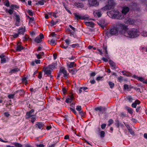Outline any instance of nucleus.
<instances>
[{"label":"nucleus","instance_id":"12","mask_svg":"<svg viewBox=\"0 0 147 147\" xmlns=\"http://www.w3.org/2000/svg\"><path fill=\"white\" fill-rule=\"evenodd\" d=\"M36 126L40 129H42L44 126V123L41 122H37L36 124Z\"/></svg>","mask_w":147,"mask_h":147},{"label":"nucleus","instance_id":"43","mask_svg":"<svg viewBox=\"0 0 147 147\" xmlns=\"http://www.w3.org/2000/svg\"><path fill=\"white\" fill-rule=\"evenodd\" d=\"M128 130L129 131V132L131 134L133 135L134 134V132L131 128H128Z\"/></svg>","mask_w":147,"mask_h":147},{"label":"nucleus","instance_id":"1","mask_svg":"<svg viewBox=\"0 0 147 147\" xmlns=\"http://www.w3.org/2000/svg\"><path fill=\"white\" fill-rule=\"evenodd\" d=\"M140 34V32L137 29H133L128 31H125L124 33V35L133 38L138 36Z\"/></svg>","mask_w":147,"mask_h":147},{"label":"nucleus","instance_id":"39","mask_svg":"<svg viewBox=\"0 0 147 147\" xmlns=\"http://www.w3.org/2000/svg\"><path fill=\"white\" fill-rule=\"evenodd\" d=\"M74 62L70 63V64L68 65L69 67L70 68L74 67Z\"/></svg>","mask_w":147,"mask_h":147},{"label":"nucleus","instance_id":"35","mask_svg":"<svg viewBox=\"0 0 147 147\" xmlns=\"http://www.w3.org/2000/svg\"><path fill=\"white\" fill-rule=\"evenodd\" d=\"M23 40L26 41L28 40L29 38L28 36L27 35H26L24 37H23Z\"/></svg>","mask_w":147,"mask_h":147},{"label":"nucleus","instance_id":"10","mask_svg":"<svg viewBox=\"0 0 147 147\" xmlns=\"http://www.w3.org/2000/svg\"><path fill=\"white\" fill-rule=\"evenodd\" d=\"M18 30V33L19 34L24 35V32H25V27H21L19 28Z\"/></svg>","mask_w":147,"mask_h":147},{"label":"nucleus","instance_id":"3","mask_svg":"<svg viewBox=\"0 0 147 147\" xmlns=\"http://www.w3.org/2000/svg\"><path fill=\"white\" fill-rule=\"evenodd\" d=\"M119 12L117 10H112L109 12L111 14V16L114 18L120 19L122 18L121 15L119 14Z\"/></svg>","mask_w":147,"mask_h":147},{"label":"nucleus","instance_id":"2","mask_svg":"<svg viewBox=\"0 0 147 147\" xmlns=\"http://www.w3.org/2000/svg\"><path fill=\"white\" fill-rule=\"evenodd\" d=\"M115 6V4L113 0H108V4L102 8V9L105 11L113 9Z\"/></svg>","mask_w":147,"mask_h":147},{"label":"nucleus","instance_id":"49","mask_svg":"<svg viewBox=\"0 0 147 147\" xmlns=\"http://www.w3.org/2000/svg\"><path fill=\"white\" fill-rule=\"evenodd\" d=\"M13 12V9H9L8 11V12L10 15L12 14Z\"/></svg>","mask_w":147,"mask_h":147},{"label":"nucleus","instance_id":"61","mask_svg":"<svg viewBox=\"0 0 147 147\" xmlns=\"http://www.w3.org/2000/svg\"><path fill=\"white\" fill-rule=\"evenodd\" d=\"M69 27L74 32H75L76 30V28L73 27L71 25H69Z\"/></svg>","mask_w":147,"mask_h":147},{"label":"nucleus","instance_id":"27","mask_svg":"<svg viewBox=\"0 0 147 147\" xmlns=\"http://www.w3.org/2000/svg\"><path fill=\"white\" fill-rule=\"evenodd\" d=\"M16 94L15 93V92H13V94H10L7 96V97L9 99H13L14 97V96Z\"/></svg>","mask_w":147,"mask_h":147},{"label":"nucleus","instance_id":"47","mask_svg":"<svg viewBox=\"0 0 147 147\" xmlns=\"http://www.w3.org/2000/svg\"><path fill=\"white\" fill-rule=\"evenodd\" d=\"M123 88L124 89H129V86L128 85L126 84H124L123 85Z\"/></svg>","mask_w":147,"mask_h":147},{"label":"nucleus","instance_id":"51","mask_svg":"<svg viewBox=\"0 0 147 147\" xmlns=\"http://www.w3.org/2000/svg\"><path fill=\"white\" fill-rule=\"evenodd\" d=\"M28 13L29 15L30 16H33V13H32V10H28Z\"/></svg>","mask_w":147,"mask_h":147},{"label":"nucleus","instance_id":"53","mask_svg":"<svg viewBox=\"0 0 147 147\" xmlns=\"http://www.w3.org/2000/svg\"><path fill=\"white\" fill-rule=\"evenodd\" d=\"M65 41L67 45L69 44L70 41L68 39H66L65 40Z\"/></svg>","mask_w":147,"mask_h":147},{"label":"nucleus","instance_id":"28","mask_svg":"<svg viewBox=\"0 0 147 147\" xmlns=\"http://www.w3.org/2000/svg\"><path fill=\"white\" fill-rule=\"evenodd\" d=\"M127 23H128L129 24H132L134 23L133 20L131 18H129L126 22Z\"/></svg>","mask_w":147,"mask_h":147},{"label":"nucleus","instance_id":"64","mask_svg":"<svg viewBox=\"0 0 147 147\" xmlns=\"http://www.w3.org/2000/svg\"><path fill=\"white\" fill-rule=\"evenodd\" d=\"M37 147H44V145L42 144H40L36 145Z\"/></svg>","mask_w":147,"mask_h":147},{"label":"nucleus","instance_id":"30","mask_svg":"<svg viewBox=\"0 0 147 147\" xmlns=\"http://www.w3.org/2000/svg\"><path fill=\"white\" fill-rule=\"evenodd\" d=\"M14 16L16 18V21H20V16L18 15L15 14Z\"/></svg>","mask_w":147,"mask_h":147},{"label":"nucleus","instance_id":"31","mask_svg":"<svg viewBox=\"0 0 147 147\" xmlns=\"http://www.w3.org/2000/svg\"><path fill=\"white\" fill-rule=\"evenodd\" d=\"M114 122L113 121L112 119H110L108 121V126H109Z\"/></svg>","mask_w":147,"mask_h":147},{"label":"nucleus","instance_id":"21","mask_svg":"<svg viewBox=\"0 0 147 147\" xmlns=\"http://www.w3.org/2000/svg\"><path fill=\"white\" fill-rule=\"evenodd\" d=\"M24 49L23 47L20 44H19L18 43L17 45L16 50L17 51H20Z\"/></svg>","mask_w":147,"mask_h":147},{"label":"nucleus","instance_id":"42","mask_svg":"<svg viewBox=\"0 0 147 147\" xmlns=\"http://www.w3.org/2000/svg\"><path fill=\"white\" fill-rule=\"evenodd\" d=\"M105 132L103 131H101L100 133V136L101 137L103 138L105 136Z\"/></svg>","mask_w":147,"mask_h":147},{"label":"nucleus","instance_id":"6","mask_svg":"<svg viewBox=\"0 0 147 147\" xmlns=\"http://www.w3.org/2000/svg\"><path fill=\"white\" fill-rule=\"evenodd\" d=\"M51 66L52 65H50L48 67L43 68V69L45 72V75L47 74L48 76H51L50 75L51 72V68H52V67H51Z\"/></svg>","mask_w":147,"mask_h":147},{"label":"nucleus","instance_id":"25","mask_svg":"<svg viewBox=\"0 0 147 147\" xmlns=\"http://www.w3.org/2000/svg\"><path fill=\"white\" fill-rule=\"evenodd\" d=\"M95 13L98 18H99L101 16L102 14L101 13V11L99 10H97L95 11Z\"/></svg>","mask_w":147,"mask_h":147},{"label":"nucleus","instance_id":"19","mask_svg":"<svg viewBox=\"0 0 147 147\" xmlns=\"http://www.w3.org/2000/svg\"><path fill=\"white\" fill-rule=\"evenodd\" d=\"M61 73H63L64 74L63 76L66 77L67 76V71L64 68H61L60 70Z\"/></svg>","mask_w":147,"mask_h":147},{"label":"nucleus","instance_id":"23","mask_svg":"<svg viewBox=\"0 0 147 147\" xmlns=\"http://www.w3.org/2000/svg\"><path fill=\"white\" fill-rule=\"evenodd\" d=\"M105 108H103V107L100 106L98 107H96L95 108V110L96 111H103L105 110Z\"/></svg>","mask_w":147,"mask_h":147},{"label":"nucleus","instance_id":"38","mask_svg":"<svg viewBox=\"0 0 147 147\" xmlns=\"http://www.w3.org/2000/svg\"><path fill=\"white\" fill-rule=\"evenodd\" d=\"M50 44L51 45H53L55 44H56L55 40L53 39H52L50 41Z\"/></svg>","mask_w":147,"mask_h":147},{"label":"nucleus","instance_id":"59","mask_svg":"<svg viewBox=\"0 0 147 147\" xmlns=\"http://www.w3.org/2000/svg\"><path fill=\"white\" fill-rule=\"evenodd\" d=\"M24 147H32L30 144H27L24 145Z\"/></svg>","mask_w":147,"mask_h":147},{"label":"nucleus","instance_id":"24","mask_svg":"<svg viewBox=\"0 0 147 147\" xmlns=\"http://www.w3.org/2000/svg\"><path fill=\"white\" fill-rule=\"evenodd\" d=\"M125 108L127 109L128 112L131 115L133 114V109H132L127 106Z\"/></svg>","mask_w":147,"mask_h":147},{"label":"nucleus","instance_id":"14","mask_svg":"<svg viewBox=\"0 0 147 147\" xmlns=\"http://www.w3.org/2000/svg\"><path fill=\"white\" fill-rule=\"evenodd\" d=\"M74 98V96L73 95L71 94L68 96L65 102L68 103L69 102H71L73 100Z\"/></svg>","mask_w":147,"mask_h":147},{"label":"nucleus","instance_id":"13","mask_svg":"<svg viewBox=\"0 0 147 147\" xmlns=\"http://www.w3.org/2000/svg\"><path fill=\"white\" fill-rule=\"evenodd\" d=\"M109 64L112 69H115L117 68V67L115 63L113 61L111 60H109Z\"/></svg>","mask_w":147,"mask_h":147},{"label":"nucleus","instance_id":"17","mask_svg":"<svg viewBox=\"0 0 147 147\" xmlns=\"http://www.w3.org/2000/svg\"><path fill=\"white\" fill-rule=\"evenodd\" d=\"M17 93H18L20 96L23 95L25 94V92L24 90L22 89L17 90L15 92V93L16 94Z\"/></svg>","mask_w":147,"mask_h":147},{"label":"nucleus","instance_id":"40","mask_svg":"<svg viewBox=\"0 0 147 147\" xmlns=\"http://www.w3.org/2000/svg\"><path fill=\"white\" fill-rule=\"evenodd\" d=\"M19 71V69L18 68H16L13 69H12L11 70V71L12 73H14V72L17 71Z\"/></svg>","mask_w":147,"mask_h":147},{"label":"nucleus","instance_id":"20","mask_svg":"<svg viewBox=\"0 0 147 147\" xmlns=\"http://www.w3.org/2000/svg\"><path fill=\"white\" fill-rule=\"evenodd\" d=\"M117 79L118 81L120 82H121L123 81H126V80L124 79V77L122 76H120L117 78Z\"/></svg>","mask_w":147,"mask_h":147},{"label":"nucleus","instance_id":"54","mask_svg":"<svg viewBox=\"0 0 147 147\" xmlns=\"http://www.w3.org/2000/svg\"><path fill=\"white\" fill-rule=\"evenodd\" d=\"M60 46V47L64 49H66L68 47V46H65L63 44L61 45Z\"/></svg>","mask_w":147,"mask_h":147},{"label":"nucleus","instance_id":"48","mask_svg":"<svg viewBox=\"0 0 147 147\" xmlns=\"http://www.w3.org/2000/svg\"><path fill=\"white\" fill-rule=\"evenodd\" d=\"M71 72L72 73V74H74L77 71L75 69H73L71 70Z\"/></svg>","mask_w":147,"mask_h":147},{"label":"nucleus","instance_id":"56","mask_svg":"<svg viewBox=\"0 0 147 147\" xmlns=\"http://www.w3.org/2000/svg\"><path fill=\"white\" fill-rule=\"evenodd\" d=\"M106 124L105 123H103L101 125V127L102 129H104L106 126Z\"/></svg>","mask_w":147,"mask_h":147},{"label":"nucleus","instance_id":"22","mask_svg":"<svg viewBox=\"0 0 147 147\" xmlns=\"http://www.w3.org/2000/svg\"><path fill=\"white\" fill-rule=\"evenodd\" d=\"M85 24L86 26L92 27L94 26V24L93 22H85Z\"/></svg>","mask_w":147,"mask_h":147},{"label":"nucleus","instance_id":"5","mask_svg":"<svg viewBox=\"0 0 147 147\" xmlns=\"http://www.w3.org/2000/svg\"><path fill=\"white\" fill-rule=\"evenodd\" d=\"M74 15L75 18L77 20H88L89 18V17L88 15L81 16L76 13H74Z\"/></svg>","mask_w":147,"mask_h":147},{"label":"nucleus","instance_id":"44","mask_svg":"<svg viewBox=\"0 0 147 147\" xmlns=\"http://www.w3.org/2000/svg\"><path fill=\"white\" fill-rule=\"evenodd\" d=\"M44 4V2L43 1H39L38 2L36 3V4L37 5H43Z\"/></svg>","mask_w":147,"mask_h":147},{"label":"nucleus","instance_id":"55","mask_svg":"<svg viewBox=\"0 0 147 147\" xmlns=\"http://www.w3.org/2000/svg\"><path fill=\"white\" fill-rule=\"evenodd\" d=\"M6 59L5 58H2L1 59V63H5L6 62Z\"/></svg>","mask_w":147,"mask_h":147},{"label":"nucleus","instance_id":"52","mask_svg":"<svg viewBox=\"0 0 147 147\" xmlns=\"http://www.w3.org/2000/svg\"><path fill=\"white\" fill-rule=\"evenodd\" d=\"M70 109L71 111H72L73 113H74L75 115H76L77 114L76 112L74 109L72 108H70Z\"/></svg>","mask_w":147,"mask_h":147},{"label":"nucleus","instance_id":"32","mask_svg":"<svg viewBox=\"0 0 147 147\" xmlns=\"http://www.w3.org/2000/svg\"><path fill=\"white\" fill-rule=\"evenodd\" d=\"M71 47L73 48H74L76 47H79V44L78 43H76L75 44H73L70 45Z\"/></svg>","mask_w":147,"mask_h":147},{"label":"nucleus","instance_id":"46","mask_svg":"<svg viewBox=\"0 0 147 147\" xmlns=\"http://www.w3.org/2000/svg\"><path fill=\"white\" fill-rule=\"evenodd\" d=\"M58 21H57L55 22L53 20H52L51 21V23L53 25H55L56 24H57V22H58Z\"/></svg>","mask_w":147,"mask_h":147},{"label":"nucleus","instance_id":"58","mask_svg":"<svg viewBox=\"0 0 147 147\" xmlns=\"http://www.w3.org/2000/svg\"><path fill=\"white\" fill-rule=\"evenodd\" d=\"M36 55L37 58L38 59H40L42 57V56L40 55L39 54H36Z\"/></svg>","mask_w":147,"mask_h":147},{"label":"nucleus","instance_id":"15","mask_svg":"<svg viewBox=\"0 0 147 147\" xmlns=\"http://www.w3.org/2000/svg\"><path fill=\"white\" fill-rule=\"evenodd\" d=\"M129 8L126 6L124 7L122 11V13L124 14H126L129 11Z\"/></svg>","mask_w":147,"mask_h":147},{"label":"nucleus","instance_id":"62","mask_svg":"<svg viewBox=\"0 0 147 147\" xmlns=\"http://www.w3.org/2000/svg\"><path fill=\"white\" fill-rule=\"evenodd\" d=\"M31 122L32 123H33L36 119L35 117H32L31 118Z\"/></svg>","mask_w":147,"mask_h":147},{"label":"nucleus","instance_id":"11","mask_svg":"<svg viewBox=\"0 0 147 147\" xmlns=\"http://www.w3.org/2000/svg\"><path fill=\"white\" fill-rule=\"evenodd\" d=\"M97 0H91L89 1V4L93 6H96L98 5L99 3L97 1Z\"/></svg>","mask_w":147,"mask_h":147},{"label":"nucleus","instance_id":"41","mask_svg":"<svg viewBox=\"0 0 147 147\" xmlns=\"http://www.w3.org/2000/svg\"><path fill=\"white\" fill-rule=\"evenodd\" d=\"M141 34L143 36L146 37L147 36V32L146 31H144L141 33Z\"/></svg>","mask_w":147,"mask_h":147},{"label":"nucleus","instance_id":"57","mask_svg":"<svg viewBox=\"0 0 147 147\" xmlns=\"http://www.w3.org/2000/svg\"><path fill=\"white\" fill-rule=\"evenodd\" d=\"M34 61L36 64H40V60L35 59Z\"/></svg>","mask_w":147,"mask_h":147},{"label":"nucleus","instance_id":"63","mask_svg":"<svg viewBox=\"0 0 147 147\" xmlns=\"http://www.w3.org/2000/svg\"><path fill=\"white\" fill-rule=\"evenodd\" d=\"M20 21H16L15 25L17 26H19L20 25Z\"/></svg>","mask_w":147,"mask_h":147},{"label":"nucleus","instance_id":"9","mask_svg":"<svg viewBox=\"0 0 147 147\" xmlns=\"http://www.w3.org/2000/svg\"><path fill=\"white\" fill-rule=\"evenodd\" d=\"M133 77L134 78L141 82H142L144 84H147V79L145 80V79L142 77H139L136 75H134L133 76Z\"/></svg>","mask_w":147,"mask_h":147},{"label":"nucleus","instance_id":"26","mask_svg":"<svg viewBox=\"0 0 147 147\" xmlns=\"http://www.w3.org/2000/svg\"><path fill=\"white\" fill-rule=\"evenodd\" d=\"M10 8L12 9H16L19 8V7L16 5H11L10 6Z\"/></svg>","mask_w":147,"mask_h":147},{"label":"nucleus","instance_id":"18","mask_svg":"<svg viewBox=\"0 0 147 147\" xmlns=\"http://www.w3.org/2000/svg\"><path fill=\"white\" fill-rule=\"evenodd\" d=\"M103 51L105 52L106 55H105V57H106L107 58L109 59V57L107 55H108V52L107 51V47L106 46H105V45H103Z\"/></svg>","mask_w":147,"mask_h":147},{"label":"nucleus","instance_id":"4","mask_svg":"<svg viewBox=\"0 0 147 147\" xmlns=\"http://www.w3.org/2000/svg\"><path fill=\"white\" fill-rule=\"evenodd\" d=\"M118 30L119 28L117 25L112 27L110 30V34L111 35L117 34L118 33Z\"/></svg>","mask_w":147,"mask_h":147},{"label":"nucleus","instance_id":"60","mask_svg":"<svg viewBox=\"0 0 147 147\" xmlns=\"http://www.w3.org/2000/svg\"><path fill=\"white\" fill-rule=\"evenodd\" d=\"M134 103L137 105H139L140 103V102L138 100H136L135 101Z\"/></svg>","mask_w":147,"mask_h":147},{"label":"nucleus","instance_id":"33","mask_svg":"<svg viewBox=\"0 0 147 147\" xmlns=\"http://www.w3.org/2000/svg\"><path fill=\"white\" fill-rule=\"evenodd\" d=\"M14 145L17 147H22V145L21 144H20L19 143H15L14 144Z\"/></svg>","mask_w":147,"mask_h":147},{"label":"nucleus","instance_id":"45","mask_svg":"<svg viewBox=\"0 0 147 147\" xmlns=\"http://www.w3.org/2000/svg\"><path fill=\"white\" fill-rule=\"evenodd\" d=\"M76 110L79 111H80H80L81 110H82V108H81V107L80 106H77V107H76Z\"/></svg>","mask_w":147,"mask_h":147},{"label":"nucleus","instance_id":"36","mask_svg":"<svg viewBox=\"0 0 147 147\" xmlns=\"http://www.w3.org/2000/svg\"><path fill=\"white\" fill-rule=\"evenodd\" d=\"M76 6L78 7L82 8L83 7L82 4L80 3H76Z\"/></svg>","mask_w":147,"mask_h":147},{"label":"nucleus","instance_id":"37","mask_svg":"<svg viewBox=\"0 0 147 147\" xmlns=\"http://www.w3.org/2000/svg\"><path fill=\"white\" fill-rule=\"evenodd\" d=\"M109 84L111 88H112L114 86V84L112 82H109Z\"/></svg>","mask_w":147,"mask_h":147},{"label":"nucleus","instance_id":"7","mask_svg":"<svg viewBox=\"0 0 147 147\" xmlns=\"http://www.w3.org/2000/svg\"><path fill=\"white\" fill-rule=\"evenodd\" d=\"M34 111V110L33 109H32L29 112H27L26 113V119H28L34 116L32 113Z\"/></svg>","mask_w":147,"mask_h":147},{"label":"nucleus","instance_id":"16","mask_svg":"<svg viewBox=\"0 0 147 147\" xmlns=\"http://www.w3.org/2000/svg\"><path fill=\"white\" fill-rule=\"evenodd\" d=\"M118 26V28L120 27L121 28L125 30H126L127 29V26L124 24H120L117 25Z\"/></svg>","mask_w":147,"mask_h":147},{"label":"nucleus","instance_id":"29","mask_svg":"<svg viewBox=\"0 0 147 147\" xmlns=\"http://www.w3.org/2000/svg\"><path fill=\"white\" fill-rule=\"evenodd\" d=\"M127 100H128L130 102H131L132 101L133 99L131 97V96H128L126 98Z\"/></svg>","mask_w":147,"mask_h":147},{"label":"nucleus","instance_id":"50","mask_svg":"<svg viewBox=\"0 0 147 147\" xmlns=\"http://www.w3.org/2000/svg\"><path fill=\"white\" fill-rule=\"evenodd\" d=\"M98 23V25H99L102 28H104V23Z\"/></svg>","mask_w":147,"mask_h":147},{"label":"nucleus","instance_id":"34","mask_svg":"<svg viewBox=\"0 0 147 147\" xmlns=\"http://www.w3.org/2000/svg\"><path fill=\"white\" fill-rule=\"evenodd\" d=\"M19 34L18 33H14L13 35H12L13 38H16L19 36Z\"/></svg>","mask_w":147,"mask_h":147},{"label":"nucleus","instance_id":"8","mask_svg":"<svg viewBox=\"0 0 147 147\" xmlns=\"http://www.w3.org/2000/svg\"><path fill=\"white\" fill-rule=\"evenodd\" d=\"M44 37V35L43 34L40 33L39 36L36 37L34 40L35 42L38 43H40L42 41V39Z\"/></svg>","mask_w":147,"mask_h":147}]
</instances>
